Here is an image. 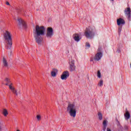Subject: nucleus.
Wrapping results in <instances>:
<instances>
[{
  "label": "nucleus",
  "mask_w": 131,
  "mask_h": 131,
  "mask_svg": "<svg viewBox=\"0 0 131 131\" xmlns=\"http://www.w3.org/2000/svg\"><path fill=\"white\" fill-rule=\"evenodd\" d=\"M33 33L36 42H37L38 45H41L42 42V37H41V36H43L46 33L45 27L36 25L35 29L33 30Z\"/></svg>",
  "instance_id": "1"
},
{
  "label": "nucleus",
  "mask_w": 131,
  "mask_h": 131,
  "mask_svg": "<svg viewBox=\"0 0 131 131\" xmlns=\"http://www.w3.org/2000/svg\"><path fill=\"white\" fill-rule=\"evenodd\" d=\"M12 33L8 31H5L3 33V37L5 40L6 45L5 47L7 50H11L13 46L12 40Z\"/></svg>",
  "instance_id": "2"
},
{
  "label": "nucleus",
  "mask_w": 131,
  "mask_h": 131,
  "mask_svg": "<svg viewBox=\"0 0 131 131\" xmlns=\"http://www.w3.org/2000/svg\"><path fill=\"white\" fill-rule=\"evenodd\" d=\"M95 27H89L86 28L84 35L86 38L91 39L95 36Z\"/></svg>",
  "instance_id": "3"
},
{
  "label": "nucleus",
  "mask_w": 131,
  "mask_h": 131,
  "mask_svg": "<svg viewBox=\"0 0 131 131\" xmlns=\"http://www.w3.org/2000/svg\"><path fill=\"white\" fill-rule=\"evenodd\" d=\"M70 115H76V107L73 103H69L67 110Z\"/></svg>",
  "instance_id": "4"
},
{
  "label": "nucleus",
  "mask_w": 131,
  "mask_h": 131,
  "mask_svg": "<svg viewBox=\"0 0 131 131\" xmlns=\"http://www.w3.org/2000/svg\"><path fill=\"white\" fill-rule=\"evenodd\" d=\"M53 35L54 30H53L52 28L48 27L47 30L46 37H47V38L50 39L53 37Z\"/></svg>",
  "instance_id": "5"
},
{
  "label": "nucleus",
  "mask_w": 131,
  "mask_h": 131,
  "mask_svg": "<svg viewBox=\"0 0 131 131\" xmlns=\"http://www.w3.org/2000/svg\"><path fill=\"white\" fill-rule=\"evenodd\" d=\"M69 63L70 65V71H71V72L74 71L75 70V63L74 60H70Z\"/></svg>",
  "instance_id": "6"
},
{
  "label": "nucleus",
  "mask_w": 131,
  "mask_h": 131,
  "mask_svg": "<svg viewBox=\"0 0 131 131\" xmlns=\"http://www.w3.org/2000/svg\"><path fill=\"white\" fill-rule=\"evenodd\" d=\"M124 13L125 15L126 16L128 20L129 21H131V11L130 8L129 7L127 8L124 10Z\"/></svg>",
  "instance_id": "7"
},
{
  "label": "nucleus",
  "mask_w": 131,
  "mask_h": 131,
  "mask_svg": "<svg viewBox=\"0 0 131 131\" xmlns=\"http://www.w3.org/2000/svg\"><path fill=\"white\" fill-rule=\"evenodd\" d=\"M69 72L68 71H66L62 73V74L61 75V79L62 80H66L68 77H69Z\"/></svg>",
  "instance_id": "8"
},
{
  "label": "nucleus",
  "mask_w": 131,
  "mask_h": 131,
  "mask_svg": "<svg viewBox=\"0 0 131 131\" xmlns=\"http://www.w3.org/2000/svg\"><path fill=\"white\" fill-rule=\"evenodd\" d=\"M17 21L18 22V25L19 27L23 26L24 28H26V23H25V21L23 19L19 18L17 19Z\"/></svg>",
  "instance_id": "9"
},
{
  "label": "nucleus",
  "mask_w": 131,
  "mask_h": 131,
  "mask_svg": "<svg viewBox=\"0 0 131 131\" xmlns=\"http://www.w3.org/2000/svg\"><path fill=\"white\" fill-rule=\"evenodd\" d=\"M102 57H103V53L102 52H98L94 57V60L95 61H99L101 60Z\"/></svg>",
  "instance_id": "10"
},
{
  "label": "nucleus",
  "mask_w": 131,
  "mask_h": 131,
  "mask_svg": "<svg viewBox=\"0 0 131 131\" xmlns=\"http://www.w3.org/2000/svg\"><path fill=\"white\" fill-rule=\"evenodd\" d=\"M117 24L118 26H122V25H124L125 24V21H124V19L120 18L119 19H117Z\"/></svg>",
  "instance_id": "11"
},
{
  "label": "nucleus",
  "mask_w": 131,
  "mask_h": 131,
  "mask_svg": "<svg viewBox=\"0 0 131 131\" xmlns=\"http://www.w3.org/2000/svg\"><path fill=\"white\" fill-rule=\"evenodd\" d=\"M9 89L12 92L13 94H14L15 95L18 96V92L15 89V88L13 86V84L11 83L9 85Z\"/></svg>",
  "instance_id": "12"
},
{
  "label": "nucleus",
  "mask_w": 131,
  "mask_h": 131,
  "mask_svg": "<svg viewBox=\"0 0 131 131\" xmlns=\"http://www.w3.org/2000/svg\"><path fill=\"white\" fill-rule=\"evenodd\" d=\"M73 38L77 42H78L80 39H81V37H79V35L78 34H75L73 36Z\"/></svg>",
  "instance_id": "13"
},
{
  "label": "nucleus",
  "mask_w": 131,
  "mask_h": 131,
  "mask_svg": "<svg viewBox=\"0 0 131 131\" xmlns=\"http://www.w3.org/2000/svg\"><path fill=\"white\" fill-rule=\"evenodd\" d=\"M58 73V70L53 69L52 70V71L51 72V76L53 77H55V76H57V73Z\"/></svg>",
  "instance_id": "14"
},
{
  "label": "nucleus",
  "mask_w": 131,
  "mask_h": 131,
  "mask_svg": "<svg viewBox=\"0 0 131 131\" xmlns=\"http://www.w3.org/2000/svg\"><path fill=\"white\" fill-rule=\"evenodd\" d=\"M3 64L4 67H8V61L7 60V59L5 57H3Z\"/></svg>",
  "instance_id": "15"
},
{
  "label": "nucleus",
  "mask_w": 131,
  "mask_h": 131,
  "mask_svg": "<svg viewBox=\"0 0 131 131\" xmlns=\"http://www.w3.org/2000/svg\"><path fill=\"white\" fill-rule=\"evenodd\" d=\"M103 130L105 131L107 127V120H104L103 122Z\"/></svg>",
  "instance_id": "16"
},
{
  "label": "nucleus",
  "mask_w": 131,
  "mask_h": 131,
  "mask_svg": "<svg viewBox=\"0 0 131 131\" xmlns=\"http://www.w3.org/2000/svg\"><path fill=\"white\" fill-rule=\"evenodd\" d=\"M2 113L4 115H9V112H8V110H7L6 108L3 109Z\"/></svg>",
  "instance_id": "17"
},
{
  "label": "nucleus",
  "mask_w": 131,
  "mask_h": 131,
  "mask_svg": "<svg viewBox=\"0 0 131 131\" xmlns=\"http://www.w3.org/2000/svg\"><path fill=\"white\" fill-rule=\"evenodd\" d=\"M102 85H103V81L102 80H100L99 82L98 83V86H102Z\"/></svg>",
  "instance_id": "18"
},
{
  "label": "nucleus",
  "mask_w": 131,
  "mask_h": 131,
  "mask_svg": "<svg viewBox=\"0 0 131 131\" xmlns=\"http://www.w3.org/2000/svg\"><path fill=\"white\" fill-rule=\"evenodd\" d=\"M36 118H37V120L39 121L41 119V116L40 115H37Z\"/></svg>",
  "instance_id": "19"
},
{
  "label": "nucleus",
  "mask_w": 131,
  "mask_h": 131,
  "mask_svg": "<svg viewBox=\"0 0 131 131\" xmlns=\"http://www.w3.org/2000/svg\"><path fill=\"white\" fill-rule=\"evenodd\" d=\"M85 47H86V48L89 49V48H91V45H90V43L89 42H86Z\"/></svg>",
  "instance_id": "20"
},
{
  "label": "nucleus",
  "mask_w": 131,
  "mask_h": 131,
  "mask_svg": "<svg viewBox=\"0 0 131 131\" xmlns=\"http://www.w3.org/2000/svg\"><path fill=\"white\" fill-rule=\"evenodd\" d=\"M97 77H98V78L101 77V72H100V71L97 72Z\"/></svg>",
  "instance_id": "21"
},
{
  "label": "nucleus",
  "mask_w": 131,
  "mask_h": 131,
  "mask_svg": "<svg viewBox=\"0 0 131 131\" xmlns=\"http://www.w3.org/2000/svg\"><path fill=\"white\" fill-rule=\"evenodd\" d=\"M130 118V115H125V118L126 120H127L128 119H129Z\"/></svg>",
  "instance_id": "22"
},
{
  "label": "nucleus",
  "mask_w": 131,
  "mask_h": 131,
  "mask_svg": "<svg viewBox=\"0 0 131 131\" xmlns=\"http://www.w3.org/2000/svg\"><path fill=\"white\" fill-rule=\"evenodd\" d=\"M5 81L8 82V83H10V82H11V81H10V79L8 78H6L5 80Z\"/></svg>",
  "instance_id": "23"
},
{
  "label": "nucleus",
  "mask_w": 131,
  "mask_h": 131,
  "mask_svg": "<svg viewBox=\"0 0 131 131\" xmlns=\"http://www.w3.org/2000/svg\"><path fill=\"white\" fill-rule=\"evenodd\" d=\"M122 30V27H119V28H118L119 34H120V32H121Z\"/></svg>",
  "instance_id": "24"
},
{
  "label": "nucleus",
  "mask_w": 131,
  "mask_h": 131,
  "mask_svg": "<svg viewBox=\"0 0 131 131\" xmlns=\"http://www.w3.org/2000/svg\"><path fill=\"white\" fill-rule=\"evenodd\" d=\"M99 120H102V119H103V116L102 115H99L98 117Z\"/></svg>",
  "instance_id": "25"
},
{
  "label": "nucleus",
  "mask_w": 131,
  "mask_h": 131,
  "mask_svg": "<svg viewBox=\"0 0 131 131\" xmlns=\"http://www.w3.org/2000/svg\"><path fill=\"white\" fill-rule=\"evenodd\" d=\"M124 115H130L129 113L128 112H126L125 114H124Z\"/></svg>",
  "instance_id": "26"
},
{
  "label": "nucleus",
  "mask_w": 131,
  "mask_h": 131,
  "mask_svg": "<svg viewBox=\"0 0 131 131\" xmlns=\"http://www.w3.org/2000/svg\"><path fill=\"white\" fill-rule=\"evenodd\" d=\"M6 4L7 6H10V3L9 2H6Z\"/></svg>",
  "instance_id": "27"
},
{
  "label": "nucleus",
  "mask_w": 131,
  "mask_h": 131,
  "mask_svg": "<svg viewBox=\"0 0 131 131\" xmlns=\"http://www.w3.org/2000/svg\"><path fill=\"white\" fill-rule=\"evenodd\" d=\"M98 115H102V113L101 112H99L98 113Z\"/></svg>",
  "instance_id": "28"
},
{
  "label": "nucleus",
  "mask_w": 131,
  "mask_h": 131,
  "mask_svg": "<svg viewBox=\"0 0 131 131\" xmlns=\"http://www.w3.org/2000/svg\"><path fill=\"white\" fill-rule=\"evenodd\" d=\"M107 131H111V129L109 128H107Z\"/></svg>",
  "instance_id": "29"
},
{
  "label": "nucleus",
  "mask_w": 131,
  "mask_h": 131,
  "mask_svg": "<svg viewBox=\"0 0 131 131\" xmlns=\"http://www.w3.org/2000/svg\"><path fill=\"white\" fill-rule=\"evenodd\" d=\"M101 48H99L98 49V52H101Z\"/></svg>",
  "instance_id": "30"
},
{
  "label": "nucleus",
  "mask_w": 131,
  "mask_h": 131,
  "mask_svg": "<svg viewBox=\"0 0 131 131\" xmlns=\"http://www.w3.org/2000/svg\"><path fill=\"white\" fill-rule=\"evenodd\" d=\"M5 85H10V84H9V83H7L5 84Z\"/></svg>",
  "instance_id": "31"
},
{
  "label": "nucleus",
  "mask_w": 131,
  "mask_h": 131,
  "mask_svg": "<svg viewBox=\"0 0 131 131\" xmlns=\"http://www.w3.org/2000/svg\"><path fill=\"white\" fill-rule=\"evenodd\" d=\"M71 116L72 117H73V118L75 117V115H72Z\"/></svg>",
  "instance_id": "32"
},
{
  "label": "nucleus",
  "mask_w": 131,
  "mask_h": 131,
  "mask_svg": "<svg viewBox=\"0 0 131 131\" xmlns=\"http://www.w3.org/2000/svg\"><path fill=\"white\" fill-rule=\"evenodd\" d=\"M16 131H20L19 130H16Z\"/></svg>",
  "instance_id": "33"
},
{
  "label": "nucleus",
  "mask_w": 131,
  "mask_h": 131,
  "mask_svg": "<svg viewBox=\"0 0 131 131\" xmlns=\"http://www.w3.org/2000/svg\"><path fill=\"white\" fill-rule=\"evenodd\" d=\"M111 1H112V2H113V1H114V0H111Z\"/></svg>",
  "instance_id": "34"
},
{
  "label": "nucleus",
  "mask_w": 131,
  "mask_h": 131,
  "mask_svg": "<svg viewBox=\"0 0 131 131\" xmlns=\"http://www.w3.org/2000/svg\"><path fill=\"white\" fill-rule=\"evenodd\" d=\"M91 61H93L92 60H91Z\"/></svg>",
  "instance_id": "35"
}]
</instances>
